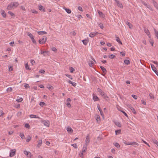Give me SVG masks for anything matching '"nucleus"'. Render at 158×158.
Instances as JSON below:
<instances>
[{"instance_id": "nucleus-50", "label": "nucleus", "mask_w": 158, "mask_h": 158, "mask_svg": "<svg viewBox=\"0 0 158 158\" xmlns=\"http://www.w3.org/2000/svg\"><path fill=\"white\" fill-rule=\"evenodd\" d=\"M121 111L123 114L125 116H126L127 117H128L127 114L126 113H125V111L123 110H121Z\"/></svg>"}, {"instance_id": "nucleus-52", "label": "nucleus", "mask_w": 158, "mask_h": 158, "mask_svg": "<svg viewBox=\"0 0 158 158\" xmlns=\"http://www.w3.org/2000/svg\"><path fill=\"white\" fill-rule=\"evenodd\" d=\"M20 136L22 139H23L24 138V135L23 134L20 133Z\"/></svg>"}, {"instance_id": "nucleus-39", "label": "nucleus", "mask_w": 158, "mask_h": 158, "mask_svg": "<svg viewBox=\"0 0 158 158\" xmlns=\"http://www.w3.org/2000/svg\"><path fill=\"white\" fill-rule=\"evenodd\" d=\"M24 153L25 155H26L27 156H28L29 154H30V152H29L26 151H24Z\"/></svg>"}, {"instance_id": "nucleus-49", "label": "nucleus", "mask_w": 158, "mask_h": 158, "mask_svg": "<svg viewBox=\"0 0 158 158\" xmlns=\"http://www.w3.org/2000/svg\"><path fill=\"white\" fill-rule=\"evenodd\" d=\"M31 63L32 65H33L35 64V62L34 60H31Z\"/></svg>"}, {"instance_id": "nucleus-51", "label": "nucleus", "mask_w": 158, "mask_h": 158, "mask_svg": "<svg viewBox=\"0 0 158 158\" xmlns=\"http://www.w3.org/2000/svg\"><path fill=\"white\" fill-rule=\"evenodd\" d=\"M154 31L155 32V35L156 36L158 35V31H157L155 29H154Z\"/></svg>"}, {"instance_id": "nucleus-30", "label": "nucleus", "mask_w": 158, "mask_h": 158, "mask_svg": "<svg viewBox=\"0 0 158 158\" xmlns=\"http://www.w3.org/2000/svg\"><path fill=\"white\" fill-rule=\"evenodd\" d=\"M126 24L127 25L129 26V27L130 28H131L132 27V24L130 23L129 22L127 21L126 22Z\"/></svg>"}, {"instance_id": "nucleus-14", "label": "nucleus", "mask_w": 158, "mask_h": 158, "mask_svg": "<svg viewBox=\"0 0 158 158\" xmlns=\"http://www.w3.org/2000/svg\"><path fill=\"white\" fill-rule=\"evenodd\" d=\"M100 67L104 74H106V69L102 66H100Z\"/></svg>"}, {"instance_id": "nucleus-63", "label": "nucleus", "mask_w": 158, "mask_h": 158, "mask_svg": "<svg viewBox=\"0 0 158 158\" xmlns=\"http://www.w3.org/2000/svg\"><path fill=\"white\" fill-rule=\"evenodd\" d=\"M153 71L155 72V73L157 75H158V72L156 70V69H155V70H153Z\"/></svg>"}, {"instance_id": "nucleus-15", "label": "nucleus", "mask_w": 158, "mask_h": 158, "mask_svg": "<svg viewBox=\"0 0 158 158\" xmlns=\"http://www.w3.org/2000/svg\"><path fill=\"white\" fill-rule=\"evenodd\" d=\"M38 7L40 10L44 12L45 11L44 8L41 5H39Z\"/></svg>"}, {"instance_id": "nucleus-26", "label": "nucleus", "mask_w": 158, "mask_h": 158, "mask_svg": "<svg viewBox=\"0 0 158 158\" xmlns=\"http://www.w3.org/2000/svg\"><path fill=\"white\" fill-rule=\"evenodd\" d=\"M82 41L83 42V44L85 45H86L88 42V41L86 40H82Z\"/></svg>"}, {"instance_id": "nucleus-2", "label": "nucleus", "mask_w": 158, "mask_h": 158, "mask_svg": "<svg viewBox=\"0 0 158 158\" xmlns=\"http://www.w3.org/2000/svg\"><path fill=\"white\" fill-rule=\"evenodd\" d=\"M19 5V3L17 2H13L10 3V8H15Z\"/></svg>"}, {"instance_id": "nucleus-54", "label": "nucleus", "mask_w": 158, "mask_h": 158, "mask_svg": "<svg viewBox=\"0 0 158 158\" xmlns=\"http://www.w3.org/2000/svg\"><path fill=\"white\" fill-rule=\"evenodd\" d=\"M31 40L32 42H33V44H35L36 43V42L35 40L34 39V37L32 38V39H31Z\"/></svg>"}, {"instance_id": "nucleus-45", "label": "nucleus", "mask_w": 158, "mask_h": 158, "mask_svg": "<svg viewBox=\"0 0 158 158\" xmlns=\"http://www.w3.org/2000/svg\"><path fill=\"white\" fill-rule=\"evenodd\" d=\"M71 146L74 147V148H77V146L76 143H73L71 144Z\"/></svg>"}, {"instance_id": "nucleus-33", "label": "nucleus", "mask_w": 158, "mask_h": 158, "mask_svg": "<svg viewBox=\"0 0 158 158\" xmlns=\"http://www.w3.org/2000/svg\"><path fill=\"white\" fill-rule=\"evenodd\" d=\"M96 119L97 122L100 120V117L99 115H97L96 117Z\"/></svg>"}, {"instance_id": "nucleus-59", "label": "nucleus", "mask_w": 158, "mask_h": 158, "mask_svg": "<svg viewBox=\"0 0 158 158\" xmlns=\"http://www.w3.org/2000/svg\"><path fill=\"white\" fill-rule=\"evenodd\" d=\"M24 87L26 88H29V84H25L24 85Z\"/></svg>"}, {"instance_id": "nucleus-55", "label": "nucleus", "mask_w": 158, "mask_h": 158, "mask_svg": "<svg viewBox=\"0 0 158 158\" xmlns=\"http://www.w3.org/2000/svg\"><path fill=\"white\" fill-rule=\"evenodd\" d=\"M132 97L133 98H134L135 99H137V96L135 95H131Z\"/></svg>"}, {"instance_id": "nucleus-21", "label": "nucleus", "mask_w": 158, "mask_h": 158, "mask_svg": "<svg viewBox=\"0 0 158 158\" xmlns=\"http://www.w3.org/2000/svg\"><path fill=\"white\" fill-rule=\"evenodd\" d=\"M38 34L39 35H44L47 33L44 31H39L37 32Z\"/></svg>"}, {"instance_id": "nucleus-35", "label": "nucleus", "mask_w": 158, "mask_h": 158, "mask_svg": "<svg viewBox=\"0 0 158 158\" xmlns=\"http://www.w3.org/2000/svg\"><path fill=\"white\" fill-rule=\"evenodd\" d=\"M108 57L110 59L114 58L115 57V56L113 54H111L109 55Z\"/></svg>"}, {"instance_id": "nucleus-53", "label": "nucleus", "mask_w": 158, "mask_h": 158, "mask_svg": "<svg viewBox=\"0 0 158 158\" xmlns=\"http://www.w3.org/2000/svg\"><path fill=\"white\" fill-rule=\"evenodd\" d=\"M39 104L40 106H43L45 104V103L44 102H40Z\"/></svg>"}, {"instance_id": "nucleus-47", "label": "nucleus", "mask_w": 158, "mask_h": 158, "mask_svg": "<svg viewBox=\"0 0 158 158\" xmlns=\"http://www.w3.org/2000/svg\"><path fill=\"white\" fill-rule=\"evenodd\" d=\"M87 145H85V144L84 145V146L83 148V149H84V150H87Z\"/></svg>"}, {"instance_id": "nucleus-25", "label": "nucleus", "mask_w": 158, "mask_h": 158, "mask_svg": "<svg viewBox=\"0 0 158 158\" xmlns=\"http://www.w3.org/2000/svg\"><path fill=\"white\" fill-rule=\"evenodd\" d=\"M27 35L28 36H29L31 38V39L34 37V36H33V35L29 32H27Z\"/></svg>"}, {"instance_id": "nucleus-4", "label": "nucleus", "mask_w": 158, "mask_h": 158, "mask_svg": "<svg viewBox=\"0 0 158 158\" xmlns=\"http://www.w3.org/2000/svg\"><path fill=\"white\" fill-rule=\"evenodd\" d=\"M47 39V38L46 36H43L42 39L39 40V42L40 44H43L46 41Z\"/></svg>"}, {"instance_id": "nucleus-28", "label": "nucleus", "mask_w": 158, "mask_h": 158, "mask_svg": "<svg viewBox=\"0 0 158 158\" xmlns=\"http://www.w3.org/2000/svg\"><path fill=\"white\" fill-rule=\"evenodd\" d=\"M98 25L99 27L101 29H103L104 27V26H103V24H102L101 23H98Z\"/></svg>"}, {"instance_id": "nucleus-12", "label": "nucleus", "mask_w": 158, "mask_h": 158, "mask_svg": "<svg viewBox=\"0 0 158 158\" xmlns=\"http://www.w3.org/2000/svg\"><path fill=\"white\" fill-rule=\"evenodd\" d=\"M102 96H103V98L106 100L107 101H108L109 100V98L107 96V95L104 93L103 95H102Z\"/></svg>"}, {"instance_id": "nucleus-56", "label": "nucleus", "mask_w": 158, "mask_h": 158, "mask_svg": "<svg viewBox=\"0 0 158 158\" xmlns=\"http://www.w3.org/2000/svg\"><path fill=\"white\" fill-rule=\"evenodd\" d=\"M25 127L26 128H29L30 125L28 123H26L25 124Z\"/></svg>"}, {"instance_id": "nucleus-1", "label": "nucleus", "mask_w": 158, "mask_h": 158, "mask_svg": "<svg viewBox=\"0 0 158 158\" xmlns=\"http://www.w3.org/2000/svg\"><path fill=\"white\" fill-rule=\"evenodd\" d=\"M41 122L45 126L48 127H49L50 126V122L48 120H42L41 121Z\"/></svg>"}, {"instance_id": "nucleus-22", "label": "nucleus", "mask_w": 158, "mask_h": 158, "mask_svg": "<svg viewBox=\"0 0 158 158\" xmlns=\"http://www.w3.org/2000/svg\"><path fill=\"white\" fill-rule=\"evenodd\" d=\"M64 9L65 10L66 12L68 14H70L71 13V10L69 9H67V8H66L65 7H64Z\"/></svg>"}, {"instance_id": "nucleus-46", "label": "nucleus", "mask_w": 158, "mask_h": 158, "mask_svg": "<svg viewBox=\"0 0 158 158\" xmlns=\"http://www.w3.org/2000/svg\"><path fill=\"white\" fill-rule=\"evenodd\" d=\"M149 96L150 99H153L154 98V97L153 94H150Z\"/></svg>"}, {"instance_id": "nucleus-64", "label": "nucleus", "mask_w": 158, "mask_h": 158, "mask_svg": "<svg viewBox=\"0 0 158 158\" xmlns=\"http://www.w3.org/2000/svg\"><path fill=\"white\" fill-rule=\"evenodd\" d=\"M71 84L74 87L77 85V84L76 83L73 82H72Z\"/></svg>"}, {"instance_id": "nucleus-57", "label": "nucleus", "mask_w": 158, "mask_h": 158, "mask_svg": "<svg viewBox=\"0 0 158 158\" xmlns=\"http://www.w3.org/2000/svg\"><path fill=\"white\" fill-rule=\"evenodd\" d=\"M66 76L68 77L71 80L73 79V78L72 77V76L71 75H69L68 74H66Z\"/></svg>"}, {"instance_id": "nucleus-9", "label": "nucleus", "mask_w": 158, "mask_h": 158, "mask_svg": "<svg viewBox=\"0 0 158 158\" xmlns=\"http://www.w3.org/2000/svg\"><path fill=\"white\" fill-rule=\"evenodd\" d=\"M152 2L154 6L158 10V4L154 0H152Z\"/></svg>"}, {"instance_id": "nucleus-13", "label": "nucleus", "mask_w": 158, "mask_h": 158, "mask_svg": "<svg viewBox=\"0 0 158 158\" xmlns=\"http://www.w3.org/2000/svg\"><path fill=\"white\" fill-rule=\"evenodd\" d=\"M1 14L2 15L4 18H5L6 17V14L5 13V11L2 10H1Z\"/></svg>"}, {"instance_id": "nucleus-8", "label": "nucleus", "mask_w": 158, "mask_h": 158, "mask_svg": "<svg viewBox=\"0 0 158 158\" xmlns=\"http://www.w3.org/2000/svg\"><path fill=\"white\" fill-rule=\"evenodd\" d=\"M128 145L134 146L135 147H136L138 146L139 144L136 142H129Z\"/></svg>"}, {"instance_id": "nucleus-10", "label": "nucleus", "mask_w": 158, "mask_h": 158, "mask_svg": "<svg viewBox=\"0 0 158 158\" xmlns=\"http://www.w3.org/2000/svg\"><path fill=\"white\" fill-rule=\"evenodd\" d=\"M93 99L94 101H97L99 100V99L96 96L95 94H93Z\"/></svg>"}, {"instance_id": "nucleus-27", "label": "nucleus", "mask_w": 158, "mask_h": 158, "mask_svg": "<svg viewBox=\"0 0 158 158\" xmlns=\"http://www.w3.org/2000/svg\"><path fill=\"white\" fill-rule=\"evenodd\" d=\"M116 41H117L118 43H119V44H122V42L120 41V39L118 37H116Z\"/></svg>"}, {"instance_id": "nucleus-29", "label": "nucleus", "mask_w": 158, "mask_h": 158, "mask_svg": "<svg viewBox=\"0 0 158 158\" xmlns=\"http://www.w3.org/2000/svg\"><path fill=\"white\" fill-rule=\"evenodd\" d=\"M42 140H40L39 141L38 144L37 145V146L38 147H39L40 145L42 144Z\"/></svg>"}, {"instance_id": "nucleus-43", "label": "nucleus", "mask_w": 158, "mask_h": 158, "mask_svg": "<svg viewBox=\"0 0 158 158\" xmlns=\"http://www.w3.org/2000/svg\"><path fill=\"white\" fill-rule=\"evenodd\" d=\"M23 98H17L16 99V101L18 102H22L23 101Z\"/></svg>"}, {"instance_id": "nucleus-62", "label": "nucleus", "mask_w": 158, "mask_h": 158, "mask_svg": "<svg viewBox=\"0 0 158 158\" xmlns=\"http://www.w3.org/2000/svg\"><path fill=\"white\" fill-rule=\"evenodd\" d=\"M78 9L80 11H82V8L81 6H79L78 7Z\"/></svg>"}, {"instance_id": "nucleus-61", "label": "nucleus", "mask_w": 158, "mask_h": 158, "mask_svg": "<svg viewBox=\"0 0 158 158\" xmlns=\"http://www.w3.org/2000/svg\"><path fill=\"white\" fill-rule=\"evenodd\" d=\"M123 143H124L125 144L128 145V144H129V142H127L126 140H123Z\"/></svg>"}, {"instance_id": "nucleus-6", "label": "nucleus", "mask_w": 158, "mask_h": 158, "mask_svg": "<svg viewBox=\"0 0 158 158\" xmlns=\"http://www.w3.org/2000/svg\"><path fill=\"white\" fill-rule=\"evenodd\" d=\"M89 143V135H88L86 137L85 139V145H88Z\"/></svg>"}, {"instance_id": "nucleus-5", "label": "nucleus", "mask_w": 158, "mask_h": 158, "mask_svg": "<svg viewBox=\"0 0 158 158\" xmlns=\"http://www.w3.org/2000/svg\"><path fill=\"white\" fill-rule=\"evenodd\" d=\"M16 150L15 149H10V157L14 156L16 153Z\"/></svg>"}, {"instance_id": "nucleus-34", "label": "nucleus", "mask_w": 158, "mask_h": 158, "mask_svg": "<svg viewBox=\"0 0 158 158\" xmlns=\"http://www.w3.org/2000/svg\"><path fill=\"white\" fill-rule=\"evenodd\" d=\"M25 66V68L27 69L28 70H30L31 69V68L29 67L27 63L26 64Z\"/></svg>"}, {"instance_id": "nucleus-44", "label": "nucleus", "mask_w": 158, "mask_h": 158, "mask_svg": "<svg viewBox=\"0 0 158 158\" xmlns=\"http://www.w3.org/2000/svg\"><path fill=\"white\" fill-rule=\"evenodd\" d=\"M70 72L72 73L75 70V69L73 67H71L70 69Z\"/></svg>"}, {"instance_id": "nucleus-18", "label": "nucleus", "mask_w": 158, "mask_h": 158, "mask_svg": "<svg viewBox=\"0 0 158 158\" xmlns=\"http://www.w3.org/2000/svg\"><path fill=\"white\" fill-rule=\"evenodd\" d=\"M118 6L120 8H123V6L122 4L120 3L118 1L116 2Z\"/></svg>"}, {"instance_id": "nucleus-36", "label": "nucleus", "mask_w": 158, "mask_h": 158, "mask_svg": "<svg viewBox=\"0 0 158 158\" xmlns=\"http://www.w3.org/2000/svg\"><path fill=\"white\" fill-rule=\"evenodd\" d=\"M114 145L117 148H120V145L118 143H115Z\"/></svg>"}, {"instance_id": "nucleus-40", "label": "nucleus", "mask_w": 158, "mask_h": 158, "mask_svg": "<svg viewBox=\"0 0 158 158\" xmlns=\"http://www.w3.org/2000/svg\"><path fill=\"white\" fill-rule=\"evenodd\" d=\"M89 64L90 66L92 67L94 65V63L92 61H91L89 63Z\"/></svg>"}, {"instance_id": "nucleus-7", "label": "nucleus", "mask_w": 158, "mask_h": 158, "mask_svg": "<svg viewBox=\"0 0 158 158\" xmlns=\"http://www.w3.org/2000/svg\"><path fill=\"white\" fill-rule=\"evenodd\" d=\"M144 31L145 33L150 38L151 35H150V33L148 30L146 28H144Z\"/></svg>"}, {"instance_id": "nucleus-48", "label": "nucleus", "mask_w": 158, "mask_h": 158, "mask_svg": "<svg viewBox=\"0 0 158 158\" xmlns=\"http://www.w3.org/2000/svg\"><path fill=\"white\" fill-rule=\"evenodd\" d=\"M20 104H18L17 105H15L14 106L16 108H20Z\"/></svg>"}, {"instance_id": "nucleus-19", "label": "nucleus", "mask_w": 158, "mask_h": 158, "mask_svg": "<svg viewBox=\"0 0 158 158\" xmlns=\"http://www.w3.org/2000/svg\"><path fill=\"white\" fill-rule=\"evenodd\" d=\"M97 90H98V91L99 92V93H100V94L101 95H103L104 92H103L102 90V89H100V88H98V89H97Z\"/></svg>"}, {"instance_id": "nucleus-3", "label": "nucleus", "mask_w": 158, "mask_h": 158, "mask_svg": "<svg viewBox=\"0 0 158 158\" xmlns=\"http://www.w3.org/2000/svg\"><path fill=\"white\" fill-rule=\"evenodd\" d=\"M142 3L145 6L148 8L150 10L152 11H153V9L151 5L147 4L143 1H142Z\"/></svg>"}, {"instance_id": "nucleus-20", "label": "nucleus", "mask_w": 158, "mask_h": 158, "mask_svg": "<svg viewBox=\"0 0 158 158\" xmlns=\"http://www.w3.org/2000/svg\"><path fill=\"white\" fill-rule=\"evenodd\" d=\"M29 117L31 118H40V117L37 116L36 115L34 114H31L30 115Z\"/></svg>"}, {"instance_id": "nucleus-31", "label": "nucleus", "mask_w": 158, "mask_h": 158, "mask_svg": "<svg viewBox=\"0 0 158 158\" xmlns=\"http://www.w3.org/2000/svg\"><path fill=\"white\" fill-rule=\"evenodd\" d=\"M124 62L125 64H129L130 63V61L128 60H124Z\"/></svg>"}, {"instance_id": "nucleus-32", "label": "nucleus", "mask_w": 158, "mask_h": 158, "mask_svg": "<svg viewBox=\"0 0 158 158\" xmlns=\"http://www.w3.org/2000/svg\"><path fill=\"white\" fill-rule=\"evenodd\" d=\"M31 137L30 135H28L27 138L26 139V141L27 142H28L31 140Z\"/></svg>"}, {"instance_id": "nucleus-17", "label": "nucleus", "mask_w": 158, "mask_h": 158, "mask_svg": "<svg viewBox=\"0 0 158 158\" xmlns=\"http://www.w3.org/2000/svg\"><path fill=\"white\" fill-rule=\"evenodd\" d=\"M129 108L131 109V110L132 112L134 114H136V112L134 109V108L132 107L131 106H129Z\"/></svg>"}, {"instance_id": "nucleus-23", "label": "nucleus", "mask_w": 158, "mask_h": 158, "mask_svg": "<svg viewBox=\"0 0 158 158\" xmlns=\"http://www.w3.org/2000/svg\"><path fill=\"white\" fill-rule=\"evenodd\" d=\"M98 13L100 17H102V18H104V15L102 12H101L99 10H98Z\"/></svg>"}, {"instance_id": "nucleus-41", "label": "nucleus", "mask_w": 158, "mask_h": 158, "mask_svg": "<svg viewBox=\"0 0 158 158\" xmlns=\"http://www.w3.org/2000/svg\"><path fill=\"white\" fill-rule=\"evenodd\" d=\"M142 103L145 105H146V102L144 100L142 99L141 100Z\"/></svg>"}, {"instance_id": "nucleus-11", "label": "nucleus", "mask_w": 158, "mask_h": 158, "mask_svg": "<svg viewBox=\"0 0 158 158\" xmlns=\"http://www.w3.org/2000/svg\"><path fill=\"white\" fill-rule=\"evenodd\" d=\"M98 34V33L97 32H91L89 34V36L91 37H93Z\"/></svg>"}, {"instance_id": "nucleus-16", "label": "nucleus", "mask_w": 158, "mask_h": 158, "mask_svg": "<svg viewBox=\"0 0 158 158\" xmlns=\"http://www.w3.org/2000/svg\"><path fill=\"white\" fill-rule=\"evenodd\" d=\"M114 123L116 126L119 127H121V124L120 122H119L118 121H114Z\"/></svg>"}, {"instance_id": "nucleus-37", "label": "nucleus", "mask_w": 158, "mask_h": 158, "mask_svg": "<svg viewBox=\"0 0 158 158\" xmlns=\"http://www.w3.org/2000/svg\"><path fill=\"white\" fill-rule=\"evenodd\" d=\"M121 132V130H117L115 131L116 135H118L120 134Z\"/></svg>"}, {"instance_id": "nucleus-60", "label": "nucleus", "mask_w": 158, "mask_h": 158, "mask_svg": "<svg viewBox=\"0 0 158 158\" xmlns=\"http://www.w3.org/2000/svg\"><path fill=\"white\" fill-rule=\"evenodd\" d=\"M47 88L49 89H53V87L52 86L50 85L48 86Z\"/></svg>"}, {"instance_id": "nucleus-58", "label": "nucleus", "mask_w": 158, "mask_h": 158, "mask_svg": "<svg viewBox=\"0 0 158 158\" xmlns=\"http://www.w3.org/2000/svg\"><path fill=\"white\" fill-rule=\"evenodd\" d=\"M39 72L41 73H43V74H44V73L45 72V71L44 70H43V69H40V71H39Z\"/></svg>"}, {"instance_id": "nucleus-24", "label": "nucleus", "mask_w": 158, "mask_h": 158, "mask_svg": "<svg viewBox=\"0 0 158 158\" xmlns=\"http://www.w3.org/2000/svg\"><path fill=\"white\" fill-rule=\"evenodd\" d=\"M67 130L69 132L72 133L73 131V129L70 127H68L67 128Z\"/></svg>"}, {"instance_id": "nucleus-38", "label": "nucleus", "mask_w": 158, "mask_h": 158, "mask_svg": "<svg viewBox=\"0 0 158 158\" xmlns=\"http://www.w3.org/2000/svg\"><path fill=\"white\" fill-rule=\"evenodd\" d=\"M152 141L153 142V143H155V144L157 145L158 144V142L156 139H152Z\"/></svg>"}, {"instance_id": "nucleus-42", "label": "nucleus", "mask_w": 158, "mask_h": 158, "mask_svg": "<svg viewBox=\"0 0 158 158\" xmlns=\"http://www.w3.org/2000/svg\"><path fill=\"white\" fill-rule=\"evenodd\" d=\"M151 67L152 70H155V69H156L155 66L153 64H151Z\"/></svg>"}]
</instances>
